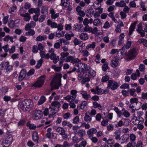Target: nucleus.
<instances>
[{
	"label": "nucleus",
	"mask_w": 147,
	"mask_h": 147,
	"mask_svg": "<svg viewBox=\"0 0 147 147\" xmlns=\"http://www.w3.org/2000/svg\"><path fill=\"white\" fill-rule=\"evenodd\" d=\"M61 105L60 103L57 101L53 102L49 108V117L51 118L53 117L59 110Z\"/></svg>",
	"instance_id": "nucleus-1"
},
{
	"label": "nucleus",
	"mask_w": 147,
	"mask_h": 147,
	"mask_svg": "<svg viewBox=\"0 0 147 147\" xmlns=\"http://www.w3.org/2000/svg\"><path fill=\"white\" fill-rule=\"evenodd\" d=\"M43 115V112L41 110L36 109L33 111L32 118L33 119H38L42 118Z\"/></svg>",
	"instance_id": "nucleus-2"
},
{
	"label": "nucleus",
	"mask_w": 147,
	"mask_h": 147,
	"mask_svg": "<svg viewBox=\"0 0 147 147\" xmlns=\"http://www.w3.org/2000/svg\"><path fill=\"white\" fill-rule=\"evenodd\" d=\"M45 80V76L43 75L40 77L38 80L34 82L32 86L35 87H41L43 85Z\"/></svg>",
	"instance_id": "nucleus-3"
},
{
	"label": "nucleus",
	"mask_w": 147,
	"mask_h": 147,
	"mask_svg": "<svg viewBox=\"0 0 147 147\" xmlns=\"http://www.w3.org/2000/svg\"><path fill=\"white\" fill-rule=\"evenodd\" d=\"M132 43L131 41H128L126 43V44L123 46L121 49L119 50L118 53L120 52V53L122 55H123V53L125 52L124 54H126V50L128 49L131 47Z\"/></svg>",
	"instance_id": "nucleus-4"
},
{
	"label": "nucleus",
	"mask_w": 147,
	"mask_h": 147,
	"mask_svg": "<svg viewBox=\"0 0 147 147\" xmlns=\"http://www.w3.org/2000/svg\"><path fill=\"white\" fill-rule=\"evenodd\" d=\"M25 11L23 8L21 9L19 11V13L21 16L24 17L23 20L26 21H28L31 18L30 14L28 13H25Z\"/></svg>",
	"instance_id": "nucleus-5"
},
{
	"label": "nucleus",
	"mask_w": 147,
	"mask_h": 147,
	"mask_svg": "<svg viewBox=\"0 0 147 147\" xmlns=\"http://www.w3.org/2000/svg\"><path fill=\"white\" fill-rule=\"evenodd\" d=\"M119 85L118 84L113 80H110L108 82V88H111L112 90H115L117 89Z\"/></svg>",
	"instance_id": "nucleus-6"
},
{
	"label": "nucleus",
	"mask_w": 147,
	"mask_h": 147,
	"mask_svg": "<svg viewBox=\"0 0 147 147\" xmlns=\"http://www.w3.org/2000/svg\"><path fill=\"white\" fill-rule=\"evenodd\" d=\"M26 108L27 111H30L34 107V104L32 100L30 99H26L24 100Z\"/></svg>",
	"instance_id": "nucleus-7"
},
{
	"label": "nucleus",
	"mask_w": 147,
	"mask_h": 147,
	"mask_svg": "<svg viewBox=\"0 0 147 147\" xmlns=\"http://www.w3.org/2000/svg\"><path fill=\"white\" fill-rule=\"evenodd\" d=\"M136 51L135 49H132L130 50L127 54L126 53V55H125L126 56V58L129 60H132L134 59L136 55H137Z\"/></svg>",
	"instance_id": "nucleus-8"
},
{
	"label": "nucleus",
	"mask_w": 147,
	"mask_h": 147,
	"mask_svg": "<svg viewBox=\"0 0 147 147\" xmlns=\"http://www.w3.org/2000/svg\"><path fill=\"white\" fill-rule=\"evenodd\" d=\"M65 61L66 62H69L73 64L80 62L81 61L78 58H74L71 56H69L67 57Z\"/></svg>",
	"instance_id": "nucleus-9"
},
{
	"label": "nucleus",
	"mask_w": 147,
	"mask_h": 147,
	"mask_svg": "<svg viewBox=\"0 0 147 147\" xmlns=\"http://www.w3.org/2000/svg\"><path fill=\"white\" fill-rule=\"evenodd\" d=\"M131 121L134 124L136 125H139L140 123H141L140 124H143L144 122V119L141 117H140L138 118L134 116Z\"/></svg>",
	"instance_id": "nucleus-10"
},
{
	"label": "nucleus",
	"mask_w": 147,
	"mask_h": 147,
	"mask_svg": "<svg viewBox=\"0 0 147 147\" xmlns=\"http://www.w3.org/2000/svg\"><path fill=\"white\" fill-rule=\"evenodd\" d=\"M84 31L89 32H91L92 34H94L98 31V28L96 27H94L93 29L91 27H90L88 25L84 27Z\"/></svg>",
	"instance_id": "nucleus-11"
},
{
	"label": "nucleus",
	"mask_w": 147,
	"mask_h": 147,
	"mask_svg": "<svg viewBox=\"0 0 147 147\" xmlns=\"http://www.w3.org/2000/svg\"><path fill=\"white\" fill-rule=\"evenodd\" d=\"M36 23L34 21H31L30 23H28L26 24L25 27V30L27 31L31 28L34 27Z\"/></svg>",
	"instance_id": "nucleus-12"
},
{
	"label": "nucleus",
	"mask_w": 147,
	"mask_h": 147,
	"mask_svg": "<svg viewBox=\"0 0 147 147\" xmlns=\"http://www.w3.org/2000/svg\"><path fill=\"white\" fill-rule=\"evenodd\" d=\"M50 58L53 60V63L55 64L58 61L59 57V56H56L55 53H53L50 54Z\"/></svg>",
	"instance_id": "nucleus-13"
},
{
	"label": "nucleus",
	"mask_w": 147,
	"mask_h": 147,
	"mask_svg": "<svg viewBox=\"0 0 147 147\" xmlns=\"http://www.w3.org/2000/svg\"><path fill=\"white\" fill-rule=\"evenodd\" d=\"M26 75V70L25 69H22L18 77L19 80L22 81L25 78Z\"/></svg>",
	"instance_id": "nucleus-14"
},
{
	"label": "nucleus",
	"mask_w": 147,
	"mask_h": 147,
	"mask_svg": "<svg viewBox=\"0 0 147 147\" xmlns=\"http://www.w3.org/2000/svg\"><path fill=\"white\" fill-rule=\"evenodd\" d=\"M97 132V130L96 128H92L88 129L87 131V134L89 137H91L92 135Z\"/></svg>",
	"instance_id": "nucleus-15"
},
{
	"label": "nucleus",
	"mask_w": 147,
	"mask_h": 147,
	"mask_svg": "<svg viewBox=\"0 0 147 147\" xmlns=\"http://www.w3.org/2000/svg\"><path fill=\"white\" fill-rule=\"evenodd\" d=\"M80 93L82 94L83 97L85 99L88 100L90 98V95L89 94H88L86 91L83 90L80 91Z\"/></svg>",
	"instance_id": "nucleus-16"
},
{
	"label": "nucleus",
	"mask_w": 147,
	"mask_h": 147,
	"mask_svg": "<svg viewBox=\"0 0 147 147\" xmlns=\"http://www.w3.org/2000/svg\"><path fill=\"white\" fill-rule=\"evenodd\" d=\"M25 102L24 100L22 102H19L18 105V107L19 108L21 109L24 112H26L27 111L26 109V106Z\"/></svg>",
	"instance_id": "nucleus-17"
},
{
	"label": "nucleus",
	"mask_w": 147,
	"mask_h": 147,
	"mask_svg": "<svg viewBox=\"0 0 147 147\" xmlns=\"http://www.w3.org/2000/svg\"><path fill=\"white\" fill-rule=\"evenodd\" d=\"M76 97L75 95H67L66 96L64 97L65 100H67L69 102H72L75 99Z\"/></svg>",
	"instance_id": "nucleus-18"
},
{
	"label": "nucleus",
	"mask_w": 147,
	"mask_h": 147,
	"mask_svg": "<svg viewBox=\"0 0 147 147\" xmlns=\"http://www.w3.org/2000/svg\"><path fill=\"white\" fill-rule=\"evenodd\" d=\"M9 138H7L5 140H4L2 142V144L4 147H7L9 146L11 142V140H9ZM12 140L11 139V140Z\"/></svg>",
	"instance_id": "nucleus-19"
},
{
	"label": "nucleus",
	"mask_w": 147,
	"mask_h": 147,
	"mask_svg": "<svg viewBox=\"0 0 147 147\" xmlns=\"http://www.w3.org/2000/svg\"><path fill=\"white\" fill-rule=\"evenodd\" d=\"M47 24L50 26L52 28H56L57 26V24L55 22H52L50 19L47 21Z\"/></svg>",
	"instance_id": "nucleus-20"
},
{
	"label": "nucleus",
	"mask_w": 147,
	"mask_h": 147,
	"mask_svg": "<svg viewBox=\"0 0 147 147\" xmlns=\"http://www.w3.org/2000/svg\"><path fill=\"white\" fill-rule=\"evenodd\" d=\"M79 37L82 40H86L88 38V36L87 33H82L79 35Z\"/></svg>",
	"instance_id": "nucleus-21"
},
{
	"label": "nucleus",
	"mask_w": 147,
	"mask_h": 147,
	"mask_svg": "<svg viewBox=\"0 0 147 147\" xmlns=\"http://www.w3.org/2000/svg\"><path fill=\"white\" fill-rule=\"evenodd\" d=\"M28 11L30 13H35V14H37L40 13V10L38 7L36 8H31L28 10Z\"/></svg>",
	"instance_id": "nucleus-22"
},
{
	"label": "nucleus",
	"mask_w": 147,
	"mask_h": 147,
	"mask_svg": "<svg viewBox=\"0 0 147 147\" xmlns=\"http://www.w3.org/2000/svg\"><path fill=\"white\" fill-rule=\"evenodd\" d=\"M136 24L137 22H135L131 24L129 28V36L132 34L133 32L134 31L135 28V27Z\"/></svg>",
	"instance_id": "nucleus-23"
},
{
	"label": "nucleus",
	"mask_w": 147,
	"mask_h": 147,
	"mask_svg": "<svg viewBox=\"0 0 147 147\" xmlns=\"http://www.w3.org/2000/svg\"><path fill=\"white\" fill-rule=\"evenodd\" d=\"M93 23V19L92 18H90L89 20L87 18H86L83 21V23L84 25L86 26L88 25V24L89 23L90 24H92Z\"/></svg>",
	"instance_id": "nucleus-24"
},
{
	"label": "nucleus",
	"mask_w": 147,
	"mask_h": 147,
	"mask_svg": "<svg viewBox=\"0 0 147 147\" xmlns=\"http://www.w3.org/2000/svg\"><path fill=\"white\" fill-rule=\"evenodd\" d=\"M115 6L119 7H123L125 6L126 4L125 2L123 0H121L119 2H117L115 4Z\"/></svg>",
	"instance_id": "nucleus-25"
},
{
	"label": "nucleus",
	"mask_w": 147,
	"mask_h": 147,
	"mask_svg": "<svg viewBox=\"0 0 147 147\" xmlns=\"http://www.w3.org/2000/svg\"><path fill=\"white\" fill-rule=\"evenodd\" d=\"M119 63L118 60L117 59H113L111 61V65L113 67H116Z\"/></svg>",
	"instance_id": "nucleus-26"
},
{
	"label": "nucleus",
	"mask_w": 147,
	"mask_h": 147,
	"mask_svg": "<svg viewBox=\"0 0 147 147\" xmlns=\"http://www.w3.org/2000/svg\"><path fill=\"white\" fill-rule=\"evenodd\" d=\"M96 72L93 70L90 69L87 73V75L89 78H93L96 75Z\"/></svg>",
	"instance_id": "nucleus-27"
},
{
	"label": "nucleus",
	"mask_w": 147,
	"mask_h": 147,
	"mask_svg": "<svg viewBox=\"0 0 147 147\" xmlns=\"http://www.w3.org/2000/svg\"><path fill=\"white\" fill-rule=\"evenodd\" d=\"M84 120L87 123L90 122L92 120V118L87 113H86L85 114V116L84 118Z\"/></svg>",
	"instance_id": "nucleus-28"
},
{
	"label": "nucleus",
	"mask_w": 147,
	"mask_h": 147,
	"mask_svg": "<svg viewBox=\"0 0 147 147\" xmlns=\"http://www.w3.org/2000/svg\"><path fill=\"white\" fill-rule=\"evenodd\" d=\"M28 31V32H26L25 33L26 36H33L35 34V31L33 29H30Z\"/></svg>",
	"instance_id": "nucleus-29"
},
{
	"label": "nucleus",
	"mask_w": 147,
	"mask_h": 147,
	"mask_svg": "<svg viewBox=\"0 0 147 147\" xmlns=\"http://www.w3.org/2000/svg\"><path fill=\"white\" fill-rule=\"evenodd\" d=\"M92 103L94 108H98L100 110L102 109V107L100 104L96 102H94Z\"/></svg>",
	"instance_id": "nucleus-30"
},
{
	"label": "nucleus",
	"mask_w": 147,
	"mask_h": 147,
	"mask_svg": "<svg viewBox=\"0 0 147 147\" xmlns=\"http://www.w3.org/2000/svg\"><path fill=\"white\" fill-rule=\"evenodd\" d=\"M114 134H115L114 136H115V139L116 140H120L121 139L120 135L121 134V132L119 131H116L114 132Z\"/></svg>",
	"instance_id": "nucleus-31"
},
{
	"label": "nucleus",
	"mask_w": 147,
	"mask_h": 147,
	"mask_svg": "<svg viewBox=\"0 0 147 147\" xmlns=\"http://www.w3.org/2000/svg\"><path fill=\"white\" fill-rule=\"evenodd\" d=\"M82 27V25L81 24H76L74 26V29L76 31H79Z\"/></svg>",
	"instance_id": "nucleus-32"
},
{
	"label": "nucleus",
	"mask_w": 147,
	"mask_h": 147,
	"mask_svg": "<svg viewBox=\"0 0 147 147\" xmlns=\"http://www.w3.org/2000/svg\"><path fill=\"white\" fill-rule=\"evenodd\" d=\"M47 38V37L45 35H43L42 36L39 35L36 38V40L40 41L42 40H44L46 39Z\"/></svg>",
	"instance_id": "nucleus-33"
},
{
	"label": "nucleus",
	"mask_w": 147,
	"mask_h": 147,
	"mask_svg": "<svg viewBox=\"0 0 147 147\" xmlns=\"http://www.w3.org/2000/svg\"><path fill=\"white\" fill-rule=\"evenodd\" d=\"M128 92H129L131 96L135 97L137 96V94L136 93V90L135 89H130L128 90Z\"/></svg>",
	"instance_id": "nucleus-34"
},
{
	"label": "nucleus",
	"mask_w": 147,
	"mask_h": 147,
	"mask_svg": "<svg viewBox=\"0 0 147 147\" xmlns=\"http://www.w3.org/2000/svg\"><path fill=\"white\" fill-rule=\"evenodd\" d=\"M93 24L95 26H100L102 24L100 20L98 19H96L93 21Z\"/></svg>",
	"instance_id": "nucleus-35"
},
{
	"label": "nucleus",
	"mask_w": 147,
	"mask_h": 147,
	"mask_svg": "<svg viewBox=\"0 0 147 147\" xmlns=\"http://www.w3.org/2000/svg\"><path fill=\"white\" fill-rule=\"evenodd\" d=\"M33 140L34 142H37L38 140V133L36 132H34L32 135Z\"/></svg>",
	"instance_id": "nucleus-36"
},
{
	"label": "nucleus",
	"mask_w": 147,
	"mask_h": 147,
	"mask_svg": "<svg viewBox=\"0 0 147 147\" xmlns=\"http://www.w3.org/2000/svg\"><path fill=\"white\" fill-rule=\"evenodd\" d=\"M48 12V9L47 6H42L41 8V13L42 14L47 13Z\"/></svg>",
	"instance_id": "nucleus-37"
},
{
	"label": "nucleus",
	"mask_w": 147,
	"mask_h": 147,
	"mask_svg": "<svg viewBox=\"0 0 147 147\" xmlns=\"http://www.w3.org/2000/svg\"><path fill=\"white\" fill-rule=\"evenodd\" d=\"M96 43L95 42H93L91 44H90L88 45L86 47V49L87 50H89L90 48L94 49L96 47Z\"/></svg>",
	"instance_id": "nucleus-38"
},
{
	"label": "nucleus",
	"mask_w": 147,
	"mask_h": 147,
	"mask_svg": "<svg viewBox=\"0 0 147 147\" xmlns=\"http://www.w3.org/2000/svg\"><path fill=\"white\" fill-rule=\"evenodd\" d=\"M61 84V80L58 81L56 83L52 85L53 88L55 89H57L59 88Z\"/></svg>",
	"instance_id": "nucleus-39"
},
{
	"label": "nucleus",
	"mask_w": 147,
	"mask_h": 147,
	"mask_svg": "<svg viewBox=\"0 0 147 147\" xmlns=\"http://www.w3.org/2000/svg\"><path fill=\"white\" fill-rule=\"evenodd\" d=\"M62 5L64 6L68 7L70 5L69 1L68 0H61Z\"/></svg>",
	"instance_id": "nucleus-40"
},
{
	"label": "nucleus",
	"mask_w": 147,
	"mask_h": 147,
	"mask_svg": "<svg viewBox=\"0 0 147 147\" xmlns=\"http://www.w3.org/2000/svg\"><path fill=\"white\" fill-rule=\"evenodd\" d=\"M45 97L44 96H42L38 102V105H40L43 104L46 101Z\"/></svg>",
	"instance_id": "nucleus-41"
},
{
	"label": "nucleus",
	"mask_w": 147,
	"mask_h": 147,
	"mask_svg": "<svg viewBox=\"0 0 147 147\" xmlns=\"http://www.w3.org/2000/svg\"><path fill=\"white\" fill-rule=\"evenodd\" d=\"M57 132L59 133L60 135H63L65 133V130L64 129L61 127H58L56 129Z\"/></svg>",
	"instance_id": "nucleus-42"
},
{
	"label": "nucleus",
	"mask_w": 147,
	"mask_h": 147,
	"mask_svg": "<svg viewBox=\"0 0 147 147\" xmlns=\"http://www.w3.org/2000/svg\"><path fill=\"white\" fill-rule=\"evenodd\" d=\"M93 5L94 9L96 10H97L101 7V4L98 2L95 1Z\"/></svg>",
	"instance_id": "nucleus-43"
},
{
	"label": "nucleus",
	"mask_w": 147,
	"mask_h": 147,
	"mask_svg": "<svg viewBox=\"0 0 147 147\" xmlns=\"http://www.w3.org/2000/svg\"><path fill=\"white\" fill-rule=\"evenodd\" d=\"M114 110L117 113L118 117H121L122 115L121 111H120L119 109L116 107H114Z\"/></svg>",
	"instance_id": "nucleus-44"
},
{
	"label": "nucleus",
	"mask_w": 147,
	"mask_h": 147,
	"mask_svg": "<svg viewBox=\"0 0 147 147\" xmlns=\"http://www.w3.org/2000/svg\"><path fill=\"white\" fill-rule=\"evenodd\" d=\"M27 126L30 129H34L36 128V126L35 125L31 124L30 122H27Z\"/></svg>",
	"instance_id": "nucleus-45"
},
{
	"label": "nucleus",
	"mask_w": 147,
	"mask_h": 147,
	"mask_svg": "<svg viewBox=\"0 0 147 147\" xmlns=\"http://www.w3.org/2000/svg\"><path fill=\"white\" fill-rule=\"evenodd\" d=\"M9 64V62L8 61L2 62L1 63V67L3 69H5Z\"/></svg>",
	"instance_id": "nucleus-46"
},
{
	"label": "nucleus",
	"mask_w": 147,
	"mask_h": 147,
	"mask_svg": "<svg viewBox=\"0 0 147 147\" xmlns=\"http://www.w3.org/2000/svg\"><path fill=\"white\" fill-rule=\"evenodd\" d=\"M88 105L87 102L86 101H84L82 102L80 104V107L81 109L83 110L84 109L85 107Z\"/></svg>",
	"instance_id": "nucleus-47"
},
{
	"label": "nucleus",
	"mask_w": 147,
	"mask_h": 147,
	"mask_svg": "<svg viewBox=\"0 0 147 147\" xmlns=\"http://www.w3.org/2000/svg\"><path fill=\"white\" fill-rule=\"evenodd\" d=\"M84 68H82V69H83V70L82 71L83 72V73H87L90 70V67H87V65L84 64Z\"/></svg>",
	"instance_id": "nucleus-48"
},
{
	"label": "nucleus",
	"mask_w": 147,
	"mask_h": 147,
	"mask_svg": "<svg viewBox=\"0 0 147 147\" xmlns=\"http://www.w3.org/2000/svg\"><path fill=\"white\" fill-rule=\"evenodd\" d=\"M26 122V119H20L18 123V126L23 125Z\"/></svg>",
	"instance_id": "nucleus-49"
},
{
	"label": "nucleus",
	"mask_w": 147,
	"mask_h": 147,
	"mask_svg": "<svg viewBox=\"0 0 147 147\" xmlns=\"http://www.w3.org/2000/svg\"><path fill=\"white\" fill-rule=\"evenodd\" d=\"M73 145L72 143L69 144L67 141L64 142L63 145H61V147H68L72 146Z\"/></svg>",
	"instance_id": "nucleus-50"
},
{
	"label": "nucleus",
	"mask_w": 147,
	"mask_h": 147,
	"mask_svg": "<svg viewBox=\"0 0 147 147\" xmlns=\"http://www.w3.org/2000/svg\"><path fill=\"white\" fill-rule=\"evenodd\" d=\"M76 132L78 133V135L81 137L83 136L85 134V130L83 129H80L78 132L76 131Z\"/></svg>",
	"instance_id": "nucleus-51"
},
{
	"label": "nucleus",
	"mask_w": 147,
	"mask_h": 147,
	"mask_svg": "<svg viewBox=\"0 0 147 147\" xmlns=\"http://www.w3.org/2000/svg\"><path fill=\"white\" fill-rule=\"evenodd\" d=\"M74 36V34L73 33H71V34L67 33L65 34V36L67 40H70L71 39V38L73 37Z\"/></svg>",
	"instance_id": "nucleus-52"
},
{
	"label": "nucleus",
	"mask_w": 147,
	"mask_h": 147,
	"mask_svg": "<svg viewBox=\"0 0 147 147\" xmlns=\"http://www.w3.org/2000/svg\"><path fill=\"white\" fill-rule=\"evenodd\" d=\"M82 42V41L79 40L76 38H75L73 40V42L75 46L80 45Z\"/></svg>",
	"instance_id": "nucleus-53"
},
{
	"label": "nucleus",
	"mask_w": 147,
	"mask_h": 147,
	"mask_svg": "<svg viewBox=\"0 0 147 147\" xmlns=\"http://www.w3.org/2000/svg\"><path fill=\"white\" fill-rule=\"evenodd\" d=\"M79 117L78 116L75 117L73 120V122L75 124H77L79 122Z\"/></svg>",
	"instance_id": "nucleus-54"
},
{
	"label": "nucleus",
	"mask_w": 147,
	"mask_h": 147,
	"mask_svg": "<svg viewBox=\"0 0 147 147\" xmlns=\"http://www.w3.org/2000/svg\"><path fill=\"white\" fill-rule=\"evenodd\" d=\"M60 42L61 44L63 43L65 45H68L69 44V42L67 40L63 38L60 39Z\"/></svg>",
	"instance_id": "nucleus-55"
},
{
	"label": "nucleus",
	"mask_w": 147,
	"mask_h": 147,
	"mask_svg": "<svg viewBox=\"0 0 147 147\" xmlns=\"http://www.w3.org/2000/svg\"><path fill=\"white\" fill-rule=\"evenodd\" d=\"M81 53H83V55L84 57H87L89 55L88 52L86 50H83L80 51Z\"/></svg>",
	"instance_id": "nucleus-56"
},
{
	"label": "nucleus",
	"mask_w": 147,
	"mask_h": 147,
	"mask_svg": "<svg viewBox=\"0 0 147 147\" xmlns=\"http://www.w3.org/2000/svg\"><path fill=\"white\" fill-rule=\"evenodd\" d=\"M109 77L107 75H106L102 77L101 79V81L103 82H106L109 80Z\"/></svg>",
	"instance_id": "nucleus-57"
},
{
	"label": "nucleus",
	"mask_w": 147,
	"mask_h": 147,
	"mask_svg": "<svg viewBox=\"0 0 147 147\" xmlns=\"http://www.w3.org/2000/svg\"><path fill=\"white\" fill-rule=\"evenodd\" d=\"M42 60L41 59H40L38 61V63L35 66V67L36 69L39 68L41 66L42 63Z\"/></svg>",
	"instance_id": "nucleus-58"
},
{
	"label": "nucleus",
	"mask_w": 147,
	"mask_h": 147,
	"mask_svg": "<svg viewBox=\"0 0 147 147\" xmlns=\"http://www.w3.org/2000/svg\"><path fill=\"white\" fill-rule=\"evenodd\" d=\"M31 4L30 3L27 2L25 4L24 7L26 9H29L31 7Z\"/></svg>",
	"instance_id": "nucleus-59"
},
{
	"label": "nucleus",
	"mask_w": 147,
	"mask_h": 147,
	"mask_svg": "<svg viewBox=\"0 0 147 147\" xmlns=\"http://www.w3.org/2000/svg\"><path fill=\"white\" fill-rule=\"evenodd\" d=\"M43 114L45 116H47L49 115V108H45L44 111L43 112Z\"/></svg>",
	"instance_id": "nucleus-60"
},
{
	"label": "nucleus",
	"mask_w": 147,
	"mask_h": 147,
	"mask_svg": "<svg viewBox=\"0 0 147 147\" xmlns=\"http://www.w3.org/2000/svg\"><path fill=\"white\" fill-rule=\"evenodd\" d=\"M120 88L124 89H129V85L127 84L124 83L120 86Z\"/></svg>",
	"instance_id": "nucleus-61"
},
{
	"label": "nucleus",
	"mask_w": 147,
	"mask_h": 147,
	"mask_svg": "<svg viewBox=\"0 0 147 147\" xmlns=\"http://www.w3.org/2000/svg\"><path fill=\"white\" fill-rule=\"evenodd\" d=\"M108 67V64L106 63L104 64L102 67V70L105 71H107Z\"/></svg>",
	"instance_id": "nucleus-62"
},
{
	"label": "nucleus",
	"mask_w": 147,
	"mask_h": 147,
	"mask_svg": "<svg viewBox=\"0 0 147 147\" xmlns=\"http://www.w3.org/2000/svg\"><path fill=\"white\" fill-rule=\"evenodd\" d=\"M89 77H86L83 79L81 81V82L82 84H84L86 82H89L90 81V78Z\"/></svg>",
	"instance_id": "nucleus-63"
},
{
	"label": "nucleus",
	"mask_w": 147,
	"mask_h": 147,
	"mask_svg": "<svg viewBox=\"0 0 147 147\" xmlns=\"http://www.w3.org/2000/svg\"><path fill=\"white\" fill-rule=\"evenodd\" d=\"M139 69L141 71H144L145 69V67L144 65L140 64L139 66Z\"/></svg>",
	"instance_id": "nucleus-64"
}]
</instances>
